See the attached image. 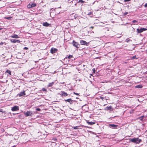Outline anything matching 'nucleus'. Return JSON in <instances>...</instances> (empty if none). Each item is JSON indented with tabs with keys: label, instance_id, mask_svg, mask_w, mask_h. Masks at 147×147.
<instances>
[{
	"label": "nucleus",
	"instance_id": "obj_16",
	"mask_svg": "<svg viewBox=\"0 0 147 147\" xmlns=\"http://www.w3.org/2000/svg\"><path fill=\"white\" fill-rule=\"evenodd\" d=\"M100 98H101L102 100H109V97H107V98H106V96L105 97H100Z\"/></svg>",
	"mask_w": 147,
	"mask_h": 147
},
{
	"label": "nucleus",
	"instance_id": "obj_9",
	"mask_svg": "<svg viewBox=\"0 0 147 147\" xmlns=\"http://www.w3.org/2000/svg\"><path fill=\"white\" fill-rule=\"evenodd\" d=\"M19 109V107L18 106H15L12 108L11 110L13 111H16L18 110Z\"/></svg>",
	"mask_w": 147,
	"mask_h": 147
},
{
	"label": "nucleus",
	"instance_id": "obj_22",
	"mask_svg": "<svg viewBox=\"0 0 147 147\" xmlns=\"http://www.w3.org/2000/svg\"><path fill=\"white\" fill-rule=\"evenodd\" d=\"M72 57H73V56L72 55H69L68 57V58L69 59H71Z\"/></svg>",
	"mask_w": 147,
	"mask_h": 147
},
{
	"label": "nucleus",
	"instance_id": "obj_6",
	"mask_svg": "<svg viewBox=\"0 0 147 147\" xmlns=\"http://www.w3.org/2000/svg\"><path fill=\"white\" fill-rule=\"evenodd\" d=\"M109 126L110 128L114 129H117L118 127V125L114 124H109Z\"/></svg>",
	"mask_w": 147,
	"mask_h": 147
},
{
	"label": "nucleus",
	"instance_id": "obj_8",
	"mask_svg": "<svg viewBox=\"0 0 147 147\" xmlns=\"http://www.w3.org/2000/svg\"><path fill=\"white\" fill-rule=\"evenodd\" d=\"M32 113L31 111H27L26 113H24V115L26 116H31Z\"/></svg>",
	"mask_w": 147,
	"mask_h": 147
},
{
	"label": "nucleus",
	"instance_id": "obj_45",
	"mask_svg": "<svg viewBox=\"0 0 147 147\" xmlns=\"http://www.w3.org/2000/svg\"><path fill=\"white\" fill-rule=\"evenodd\" d=\"M127 13H126L125 15H126V14H127Z\"/></svg>",
	"mask_w": 147,
	"mask_h": 147
},
{
	"label": "nucleus",
	"instance_id": "obj_15",
	"mask_svg": "<svg viewBox=\"0 0 147 147\" xmlns=\"http://www.w3.org/2000/svg\"><path fill=\"white\" fill-rule=\"evenodd\" d=\"M50 24L47 22H44L42 24V25L48 27L49 25Z\"/></svg>",
	"mask_w": 147,
	"mask_h": 147
},
{
	"label": "nucleus",
	"instance_id": "obj_12",
	"mask_svg": "<svg viewBox=\"0 0 147 147\" xmlns=\"http://www.w3.org/2000/svg\"><path fill=\"white\" fill-rule=\"evenodd\" d=\"M25 94H26L25 93V91H24L20 93L19 94H18V95L20 97L24 95Z\"/></svg>",
	"mask_w": 147,
	"mask_h": 147
},
{
	"label": "nucleus",
	"instance_id": "obj_3",
	"mask_svg": "<svg viewBox=\"0 0 147 147\" xmlns=\"http://www.w3.org/2000/svg\"><path fill=\"white\" fill-rule=\"evenodd\" d=\"M147 30V29L146 28H141L140 29L138 28L137 29V32L138 33H141L143 32L146 31Z\"/></svg>",
	"mask_w": 147,
	"mask_h": 147
},
{
	"label": "nucleus",
	"instance_id": "obj_13",
	"mask_svg": "<svg viewBox=\"0 0 147 147\" xmlns=\"http://www.w3.org/2000/svg\"><path fill=\"white\" fill-rule=\"evenodd\" d=\"M11 41L13 43H16V42L20 43V41L19 40H16V39H11Z\"/></svg>",
	"mask_w": 147,
	"mask_h": 147
},
{
	"label": "nucleus",
	"instance_id": "obj_31",
	"mask_svg": "<svg viewBox=\"0 0 147 147\" xmlns=\"http://www.w3.org/2000/svg\"><path fill=\"white\" fill-rule=\"evenodd\" d=\"M107 108H108V109L109 110H111V107L110 106L108 107H107Z\"/></svg>",
	"mask_w": 147,
	"mask_h": 147
},
{
	"label": "nucleus",
	"instance_id": "obj_5",
	"mask_svg": "<svg viewBox=\"0 0 147 147\" xmlns=\"http://www.w3.org/2000/svg\"><path fill=\"white\" fill-rule=\"evenodd\" d=\"M36 4L34 3H30L28 5L27 7L29 8H30L36 6Z\"/></svg>",
	"mask_w": 147,
	"mask_h": 147
},
{
	"label": "nucleus",
	"instance_id": "obj_47",
	"mask_svg": "<svg viewBox=\"0 0 147 147\" xmlns=\"http://www.w3.org/2000/svg\"><path fill=\"white\" fill-rule=\"evenodd\" d=\"M144 117V116H142V117Z\"/></svg>",
	"mask_w": 147,
	"mask_h": 147
},
{
	"label": "nucleus",
	"instance_id": "obj_38",
	"mask_svg": "<svg viewBox=\"0 0 147 147\" xmlns=\"http://www.w3.org/2000/svg\"><path fill=\"white\" fill-rule=\"evenodd\" d=\"M90 28H91V29H93V28H94V27H93V26H91V27H90Z\"/></svg>",
	"mask_w": 147,
	"mask_h": 147
},
{
	"label": "nucleus",
	"instance_id": "obj_44",
	"mask_svg": "<svg viewBox=\"0 0 147 147\" xmlns=\"http://www.w3.org/2000/svg\"><path fill=\"white\" fill-rule=\"evenodd\" d=\"M127 13H126L125 15H126V14H127Z\"/></svg>",
	"mask_w": 147,
	"mask_h": 147
},
{
	"label": "nucleus",
	"instance_id": "obj_48",
	"mask_svg": "<svg viewBox=\"0 0 147 147\" xmlns=\"http://www.w3.org/2000/svg\"><path fill=\"white\" fill-rule=\"evenodd\" d=\"M0 110H1V109H0ZM0 111H1V110H0Z\"/></svg>",
	"mask_w": 147,
	"mask_h": 147
},
{
	"label": "nucleus",
	"instance_id": "obj_39",
	"mask_svg": "<svg viewBox=\"0 0 147 147\" xmlns=\"http://www.w3.org/2000/svg\"><path fill=\"white\" fill-rule=\"evenodd\" d=\"M6 18L8 20H9V17H8L7 18Z\"/></svg>",
	"mask_w": 147,
	"mask_h": 147
},
{
	"label": "nucleus",
	"instance_id": "obj_41",
	"mask_svg": "<svg viewBox=\"0 0 147 147\" xmlns=\"http://www.w3.org/2000/svg\"><path fill=\"white\" fill-rule=\"evenodd\" d=\"M2 28H0V30H1L2 29Z\"/></svg>",
	"mask_w": 147,
	"mask_h": 147
},
{
	"label": "nucleus",
	"instance_id": "obj_1",
	"mask_svg": "<svg viewBox=\"0 0 147 147\" xmlns=\"http://www.w3.org/2000/svg\"><path fill=\"white\" fill-rule=\"evenodd\" d=\"M129 140L130 142L136 144H139L142 141V140L138 138H130L129 139Z\"/></svg>",
	"mask_w": 147,
	"mask_h": 147
},
{
	"label": "nucleus",
	"instance_id": "obj_24",
	"mask_svg": "<svg viewBox=\"0 0 147 147\" xmlns=\"http://www.w3.org/2000/svg\"><path fill=\"white\" fill-rule=\"evenodd\" d=\"M42 90L43 91L47 92V89L45 88H43L42 89Z\"/></svg>",
	"mask_w": 147,
	"mask_h": 147
},
{
	"label": "nucleus",
	"instance_id": "obj_23",
	"mask_svg": "<svg viewBox=\"0 0 147 147\" xmlns=\"http://www.w3.org/2000/svg\"><path fill=\"white\" fill-rule=\"evenodd\" d=\"M84 1L82 0H79L78 2V3H84Z\"/></svg>",
	"mask_w": 147,
	"mask_h": 147
},
{
	"label": "nucleus",
	"instance_id": "obj_42",
	"mask_svg": "<svg viewBox=\"0 0 147 147\" xmlns=\"http://www.w3.org/2000/svg\"><path fill=\"white\" fill-rule=\"evenodd\" d=\"M11 75V72L10 71V75Z\"/></svg>",
	"mask_w": 147,
	"mask_h": 147
},
{
	"label": "nucleus",
	"instance_id": "obj_37",
	"mask_svg": "<svg viewBox=\"0 0 147 147\" xmlns=\"http://www.w3.org/2000/svg\"><path fill=\"white\" fill-rule=\"evenodd\" d=\"M3 44V42H0V45H2Z\"/></svg>",
	"mask_w": 147,
	"mask_h": 147
},
{
	"label": "nucleus",
	"instance_id": "obj_14",
	"mask_svg": "<svg viewBox=\"0 0 147 147\" xmlns=\"http://www.w3.org/2000/svg\"><path fill=\"white\" fill-rule=\"evenodd\" d=\"M11 37L12 38H19V36L16 34H14L13 35L11 36Z\"/></svg>",
	"mask_w": 147,
	"mask_h": 147
},
{
	"label": "nucleus",
	"instance_id": "obj_28",
	"mask_svg": "<svg viewBox=\"0 0 147 147\" xmlns=\"http://www.w3.org/2000/svg\"><path fill=\"white\" fill-rule=\"evenodd\" d=\"M74 94H76V95H79V94H78V93H76V92H74Z\"/></svg>",
	"mask_w": 147,
	"mask_h": 147
},
{
	"label": "nucleus",
	"instance_id": "obj_46",
	"mask_svg": "<svg viewBox=\"0 0 147 147\" xmlns=\"http://www.w3.org/2000/svg\"><path fill=\"white\" fill-rule=\"evenodd\" d=\"M107 97L106 96V98H107Z\"/></svg>",
	"mask_w": 147,
	"mask_h": 147
},
{
	"label": "nucleus",
	"instance_id": "obj_27",
	"mask_svg": "<svg viewBox=\"0 0 147 147\" xmlns=\"http://www.w3.org/2000/svg\"><path fill=\"white\" fill-rule=\"evenodd\" d=\"M52 139L55 141H56L57 140V138H53Z\"/></svg>",
	"mask_w": 147,
	"mask_h": 147
},
{
	"label": "nucleus",
	"instance_id": "obj_35",
	"mask_svg": "<svg viewBox=\"0 0 147 147\" xmlns=\"http://www.w3.org/2000/svg\"><path fill=\"white\" fill-rule=\"evenodd\" d=\"M24 49H26V50H27V49H28V48H27V47H24Z\"/></svg>",
	"mask_w": 147,
	"mask_h": 147
},
{
	"label": "nucleus",
	"instance_id": "obj_17",
	"mask_svg": "<svg viewBox=\"0 0 147 147\" xmlns=\"http://www.w3.org/2000/svg\"><path fill=\"white\" fill-rule=\"evenodd\" d=\"M54 84V82H53L51 83H49L47 86L48 87H49L52 86Z\"/></svg>",
	"mask_w": 147,
	"mask_h": 147
},
{
	"label": "nucleus",
	"instance_id": "obj_21",
	"mask_svg": "<svg viewBox=\"0 0 147 147\" xmlns=\"http://www.w3.org/2000/svg\"><path fill=\"white\" fill-rule=\"evenodd\" d=\"M79 126H76V127H73L72 128H73L74 129H79Z\"/></svg>",
	"mask_w": 147,
	"mask_h": 147
},
{
	"label": "nucleus",
	"instance_id": "obj_2",
	"mask_svg": "<svg viewBox=\"0 0 147 147\" xmlns=\"http://www.w3.org/2000/svg\"><path fill=\"white\" fill-rule=\"evenodd\" d=\"M71 44L75 47L77 48H79L80 45L78 43L75 42L74 40H73V42H72Z\"/></svg>",
	"mask_w": 147,
	"mask_h": 147
},
{
	"label": "nucleus",
	"instance_id": "obj_4",
	"mask_svg": "<svg viewBox=\"0 0 147 147\" xmlns=\"http://www.w3.org/2000/svg\"><path fill=\"white\" fill-rule=\"evenodd\" d=\"M80 43L82 45H84L88 46L89 42H87L86 41L83 40H81L80 41Z\"/></svg>",
	"mask_w": 147,
	"mask_h": 147
},
{
	"label": "nucleus",
	"instance_id": "obj_7",
	"mask_svg": "<svg viewBox=\"0 0 147 147\" xmlns=\"http://www.w3.org/2000/svg\"><path fill=\"white\" fill-rule=\"evenodd\" d=\"M58 49H57L52 47L51 49L50 52L52 54H54L56 53Z\"/></svg>",
	"mask_w": 147,
	"mask_h": 147
},
{
	"label": "nucleus",
	"instance_id": "obj_19",
	"mask_svg": "<svg viewBox=\"0 0 147 147\" xmlns=\"http://www.w3.org/2000/svg\"><path fill=\"white\" fill-rule=\"evenodd\" d=\"M142 85H137L136 86V88H142Z\"/></svg>",
	"mask_w": 147,
	"mask_h": 147
},
{
	"label": "nucleus",
	"instance_id": "obj_34",
	"mask_svg": "<svg viewBox=\"0 0 147 147\" xmlns=\"http://www.w3.org/2000/svg\"><path fill=\"white\" fill-rule=\"evenodd\" d=\"M130 1V0H124V1L125 2L129 1Z\"/></svg>",
	"mask_w": 147,
	"mask_h": 147
},
{
	"label": "nucleus",
	"instance_id": "obj_40",
	"mask_svg": "<svg viewBox=\"0 0 147 147\" xmlns=\"http://www.w3.org/2000/svg\"><path fill=\"white\" fill-rule=\"evenodd\" d=\"M16 145H15L14 146H12V147H16Z\"/></svg>",
	"mask_w": 147,
	"mask_h": 147
},
{
	"label": "nucleus",
	"instance_id": "obj_11",
	"mask_svg": "<svg viewBox=\"0 0 147 147\" xmlns=\"http://www.w3.org/2000/svg\"><path fill=\"white\" fill-rule=\"evenodd\" d=\"M64 101L66 102H67L69 103H70V104H71L73 100L71 98H69L67 99H65L64 100Z\"/></svg>",
	"mask_w": 147,
	"mask_h": 147
},
{
	"label": "nucleus",
	"instance_id": "obj_43",
	"mask_svg": "<svg viewBox=\"0 0 147 147\" xmlns=\"http://www.w3.org/2000/svg\"><path fill=\"white\" fill-rule=\"evenodd\" d=\"M127 13H126L125 15H126V14H127Z\"/></svg>",
	"mask_w": 147,
	"mask_h": 147
},
{
	"label": "nucleus",
	"instance_id": "obj_25",
	"mask_svg": "<svg viewBox=\"0 0 147 147\" xmlns=\"http://www.w3.org/2000/svg\"><path fill=\"white\" fill-rule=\"evenodd\" d=\"M138 21L136 20H133L132 21V22L134 23H138Z\"/></svg>",
	"mask_w": 147,
	"mask_h": 147
},
{
	"label": "nucleus",
	"instance_id": "obj_30",
	"mask_svg": "<svg viewBox=\"0 0 147 147\" xmlns=\"http://www.w3.org/2000/svg\"><path fill=\"white\" fill-rule=\"evenodd\" d=\"M136 55L134 56H133L132 57V59H135V58H136Z\"/></svg>",
	"mask_w": 147,
	"mask_h": 147
},
{
	"label": "nucleus",
	"instance_id": "obj_18",
	"mask_svg": "<svg viewBox=\"0 0 147 147\" xmlns=\"http://www.w3.org/2000/svg\"><path fill=\"white\" fill-rule=\"evenodd\" d=\"M87 123L89 125H92L95 123L94 122L87 121Z\"/></svg>",
	"mask_w": 147,
	"mask_h": 147
},
{
	"label": "nucleus",
	"instance_id": "obj_20",
	"mask_svg": "<svg viewBox=\"0 0 147 147\" xmlns=\"http://www.w3.org/2000/svg\"><path fill=\"white\" fill-rule=\"evenodd\" d=\"M93 14V11H90L88 12L87 13V15L89 16L92 15Z\"/></svg>",
	"mask_w": 147,
	"mask_h": 147
},
{
	"label": "nucleus",
	"instance_id": "obj_32",
	"mask_svg": "<svg viewBox=\"0 0 147 147\" xmlns=\"http://www.w3.org/2000/svg\"><path fill=\"white\" fill-rule=\"evenodd\" d=\"M92 70L93 71V72L94 73H95V70L94 69H92Z\"/></svg>",
	"mask_w": 147,
	"mask_h": 147
},
{
	"label": "nucleus",
	"instance_id": "obj_36",
	"mask_svg": "<svg viewBox=\"0 0 147 147\" xmlns=\"http://www.w3.org/2000/svg\"><path fill=\"white\" fill-rule=\"evenodd\" d=\"M6 72H7V73L9 74V71L8 70H7Z\"/></svg>",
	"mask_w": 147,
	"mask_h": 147
},
{
	"label": "nucleus",
	"instance_id": "obj_10",
	"mask_svg": "<svg viewBox=\"0 0 147 147\" xmlns=\"http://www.w3.org/2000/svg\"><path fill=\"white\" fill-rule=\"evenodd\" d=\"M61 94H60V95L62 96H64L65 97H66L68 96V94L66 92H65L64 91H61Z\"/></svg>",
	"mask_w": 147,
	"mask_h": 147
},
{
	"label": "nucleus",
	"instance_id": "obj_33",
	"mask_svg": "<svg viewBox=\"0 0 147 147\" xmlns=\"http://www.w3.org/2000/svg\"><path fill=\"white\" fill-rule=\"evenodd\" d=\"M145 7H147V3H146L144 5Z\"/></svg>",
	"mask_w": 147,
	"mask_h": 147
},
{
	"label": "nucleus",
	"instance_id": "obj_29",
	"mask_svg": "<svg viewBox=\"0 0 147 147\" xmlns=\"http://www.w3.org/2000/svg\"><path fill=\"white\" fill-rule=\"evenodd\" d=\"M36 111H40V108H37L36 109Z\"/></svg>",
	"mask_w": 147,
	"mask_h": 147
},
{
	"label": "nucleus",
	"instance_id": "obj_26",
	"mask_svg": "<svg viewBox=\"0 0 147 147\" xmlns=\"http://www.w3.org/2000/svg\"><path fill=\"white\" fill-rule=\"evenodd\" d=\"M52 144L51 145H53L54 146H56V143L54 142H52Z\"/></svg>",
	"mask_w": 147,
	"mask_h": 147
}]
</instances>
